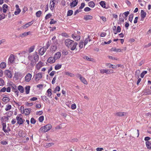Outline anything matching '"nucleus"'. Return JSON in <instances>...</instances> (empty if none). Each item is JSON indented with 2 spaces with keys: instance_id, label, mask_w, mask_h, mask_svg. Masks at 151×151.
I'll use <instances>...</instances> for the list:
<instances>
[{
  "instance_id": "nucleus-1",
  "label": "nucleus",
  "mask_w": 151,
  "mask_h": 151,
  "mask_svg": "<svg viewBox=\"0 0 151 151\" xmlns=\"http://www.w3.org/2000/svg\"><path fill=\"white\" fill-rule=\"evenodd\" d=\"M65 46L72 51L77 50L76 48L78 43L69 39H66L65 41Z\"/></svg>"
},
{
  "instance_id": "nucleus-2",
  "label": "nucleus",
  "mask_w": 151,
  "mask_h": 151,
  "mask_svg": "<svg viewBox=\"0 0 151 151\" xmlns=\"http://www.w3.org/2000/svg\"><path fill=\"white\" fill-rule=\"evenodd\" d=\"M28 59L31 63H30L32 64L34 63V62H37L39 60V56L36 52H35L32 54H29L28 57Z\"/></svg>"
},
{
  "instance_id": "nucleus-3",
  "label": "nucleus",
  "mask_w": 151,
  "mask_h": 151,
  "mask_svg": "<svg viewBox=\"0 0 151 151\" xmlns=\"http://www.w3.org/2000/svg\"><path fill=\"white\" fill-rule=\"evenodd\" d=\"M51 128L52 126L51 125L48 124L41 127L40 129V130L41 132H45L49 131Z\"/></svg>"
},
{
  "instance_id": "nucleus-4",
  "label": "nucleus",
  "mask_w": 151,
  "mask_h": 151,
  "mask_svg": "<svg viewBox=\"0 0 151 151\" xmlns=\"http://www.w3.org/2000/svg\"><path fill=\"white\" fill-rule=\"evenodd\" d=\"M22 114H19L16 117V119L17 121V123L19 125L22 124L25 121L24 119H22Z\"/></svg>"
},
{
  "instance_id": "nucleus-5",
  "label": "nucleus",
  "mask_w": 151,
  "mask_h": 151,
  "mask_svg": "<svg viewBox=\"0 0 151 151\" xmlns=\"http://www.w3.org/2000/svg\"><path fill=\"white\" fill-rule=\"evenodd\" d=\"M1 123L2 126V130L5 133H8L11 131L10 128L9 126H8L6 128V123L3 122Z\"/></svg>"
},
{
  "instance_id": "nucleus-6",
  "label": "nucleus",
  "mask_w": 151,
  "mask_h": 151,
  "mask_svg": "<svg viewBox=\"0 0 151 151\" xmlns=\"http://www.w3.org/2000/svg\"><path fill=\"white\" fill-rule=\"evenodd\" d=\"M100 72L102 74L106 73L107 74H109L113 73V70L101 69L100 70Z\"/></svg>"
},
{
  "instance_id": "nucleus-7",
  "label": "nucleus",
  "mask_w": 151,
  "mask_h": 151,
  "mask_svg": "<svg viewBox=\"0 0 151 151\" xmlns=\"http://www.w3.org/2000/svg\"><path fill=\"white\" fill-rule=\"evenodd\" d=\"M15 59V58L14 56L12 54L10 55L8 59V63L10 64L14 63Z\"/></svg>"
},
{
  "instance_id": "nucleus-8",
  "label": "nucleus",
  "mask_w": 151,
  "mask_h": 151,
  "mask_svg": "<svg viewBox=\"0 0 151 151\" xmlns=\"http://www.w3.org/2000/svg\"><path fill=\"white\" fill-rule=\"evenodd\" d=\"M44 65L45 64L43 63H42L41 61H40L36 64L35 68L37 70H39L42 67L44 66Z\"/></svg>"
},
{
  "instance_id": "nucleus-9",
  "label": "nucleus",
  "mask_w": 151,
  "mask_h": 151,
  "mask_svg": "<svg viewBox=\"0 0 151 151\" xmlns=\"http://www.w3.org/2000/svg\"><path fill=\"white\" fill-rule=\"evenodd\" d=\"M77 76L78 78H79L81 81L85 84H87V82L85 79L83 77H82L81 75L79 74H78L77 75Z\"/></svg>"
},
{
  "instance_id": "nucleus-10",
  "label": "nucleus",
  "mask_w": 151,
  "mask_h": 151,
  "mask_svg": "<svg viewBox=\"0 0 151 151\" xmlns=\"http://www.w3.org/2000/svg\"><path fill=\"white\" fill-rule=\"evenodd\" d=\"M42 78V74L41 73H39L37 74L35 77V80L36 81H39Z\"/></svg>"
},
{
  "instance_id": "nucleus-11",
  "label": "nucleus",
  "mask_w": 151,
  "mask_h": 151,
  "mask_svg": "<svg viewBox=\"0 0 151 151\" xmlns=\"http://www.w3.org/2000/svg\"><path fill=\"white\" fill-rule=\"evenodd\" d=\"M73 1L70 4L71 8L74 7L77 5L78 2V0H72Z\"/></svg>"
},
{
  "instance_id": "nucleus-12",
  "label": "nucleus",
  "mask_w": 151,
  "mask_h": 151,
  "mask_svg": "<svg viewBox=\"0 0 151 151\" xmlns=\"http://www.w3.org/2000/svg\"><path fill=\"white\" fill-rule=\"evenodd\" d=\"M46 50L47 49L44 47L40 48L39 50L40 55L41 56L42 55L46 52Z\"/></svg>"
},
{
  "instance_id": "nucleus-13",
  "label": "nucleus",
  "mask_w": 151,
  "mask_h": 151,
  "mask_svg": "<svg viewBox=\"0 0 151 151\" xmlns=\"http://www.w3.org/2000/svg\"><path fill=\"white\" fill-rule=\"evenodd\" d=\"M91 36L88 35L87 37L84 40V46H85L87 44L88 42H90L91 41Z\"/></svg>"
},
{
  "instance_id": "nucleus-14",
  "label": "nucleus",
  "mask_w": 151,
  "mask_h": 151,
  "mask_svg": "<svg viewBox=\"0 0 151 151\" xmlns=\"http://www.w3.org/2000/svg\"><path fill=\"white\" fill-rule=\"evenodd\" d=\"M56 60L54 57H50L47 60V62L50 63H53L55 62Z\"/></svg>"
},
{
  "instance_id": "nucleus-15",
  "label": "nucleus",
  "mask_w": 151,
  "mask_h": 151,
  "mask_svg": "<svg viewBox=\"0 0 151 151\" xmlns=\"http://www.w3.org/2000/svg\"><path fill=\"white\" fill-rule=\"evenodd\" d=\"M32 75L30 73H28L25 77V81L26 82H29L31 79Z\"/></svg>"
},
{
  "instance_id": "nucleus-16",
  "label": "nucleus",
  "mask_w": 151,
  "mask_h": 151,
  "mask_svg": "<svg viewBox=\"0 0 151 151\" xmlns=\"http://www.w3.org/2000/svg\"><path fill=\"white\" fill-rule=\"evenodd\" d=\"M61 56V54L60 52H58L55 54L54 57L56 60L59 59L60 58Z\"/></svg>"
},
{
  "instance_id": "nucleus-17",
  "label": "nucleus",
  "mask_w": 151,
  "mask_h": 151,
  "mask_svg": "<svg viewBox=\"0 0 151 151\" xmlns=\"http://www.w3.org/2000/svg\"><path fill=\"white\" fill-rule=\"evenodd\" d=\"M4 74L9 78H11L12 74L11 72L9 70H6L5 71Z\"/></svg>"
},
{
  "instance_id": "nucleus-18",
  "label": "nucleus",
  "mask_w": 151,
  "mask_h": 151,
  "mask_svg": "<svg viewBox=\"0 0 151 151\" xmlns=\"http://www.w3.org/2000/svg\"><path fill=\"white\" fill-rule=\"evenodd\" d=\"M146 13L144 12L143 10H141V16L142 17L141 20L143 21L144 18L146 17Z\"/></svg>"
},
{
  "instance_id": "nucleus-19",
  "label": "nucleus",
  "mask_w": 151,
  "mask_h": 151,
  "mask_svg": "<svg viewBox=\"0 0 151 151\" xmlns=\"http://www.w3.org/2000/svg\"><path fill=\"white\" fill-rule=\"evenodd\" d=\"M16 8V10L14 12V14L16 15L18 14L21 12V9L19 8V6L18 5H16L15 6Z\"/></svg>"
},
{
  "instance_id": "nucleus-20",
  "label": "nucleus",
  "mask_w": 151,
  "mask_h": 151,
  "mask_svg": "<svg viewBox=\"0 0 151 151\" xmlns=\"http://www.w3.org/2000/svg\"><path fill=\"white\" fill-rule=\"evenodd\" d=\"M18 134L20 137H24L26 135V133L23 130H20L18 132Z\"/></svg>"
},
{
  "instance_id": "nucleus-21",
  "label": "nucleus",
  "mask_w": 151,
  "mask_h": 151,
  "mask_svg": "<svg viewBox=\"0 0 151 151\" xmlns=\"http://www.w3.org/2000/svg\"><path fill=\"white\" fill-rule=\"evenodd\" d=\"M57 49V45H51L50 48V51L52 52H55Z\"/></svg>"
},
{
  "instance_id": "nucleus-22",
  "label": "nucleus",
  "mask_w": 151,
  "mask_h": 151,
  "mask_svg": "<svg viewBox=\"0 0 151 151\" xmlns=\"http://www.w3.org/2000/svg\"><path fill=\"white\" fill-rule=\"evenodd\" d=\"M72 37L76 41L79 40L81 38V37L80 36H76L74 34H72Z\"/></svg>"
},
{
  "instance_id": "nucleus-23",
  "label": "nucleus",
  "mask_w": 151,
  "mask_h": 151,
  "mask_svg": "<svg viewBox=\"0 0 151 151\" xmlns=\"http://www.w3.org/2000/svg\"><path fill=\"white\" fill-rule=\"evenodd\" d=\"M33 23L32 22H29L24 25L22 27L24 29H26L28 27L30 26Z\"/></svg>"
},
{
  "instance_id": "nucleus-24",
  "label": "nucleus",
  "mask_w": 151,
  "mask_h": 151,
  "mask_svg": "<svg viewBox=\"0 0 151 151\" xmlns=\"http://www.w3.org/2000/svg\"><path fill=\"white\" fill-rule=\"evenodd\" d=\"M126 113L119 112L116 113L115 115L117 116H121L126 115Z\"/></svg>"
},
{
  "instance_id": "nucleus-25",
  "label": "nucleus",
  "mask_w": 151,
  "mask_h": 151,
  "mask_svg": "<svg viewBox=\"0 0 151 151\" xmlns=\"http://www.w3.org/2000/svg\"><path fill=\"white\" fill-rule=\"evenodd\" d=\"M122 50L121 49H116L115 47L112 48L111 49V51H116V52H119L122 51Z\"/></svg>"
},
{
  "instance_id": "nucleus-26",
  "label": "nucleus",
  "mask_w": 151,
  "mask_h": 151,
  "mask_svg": "<svg viewBox=\"0 0 151 151\" xmlns=\"http://www.w3.org/2000/svg\"><path fill=\"white\" fill-rule=\"evenodd\" d=\"M46 94L48 97H50L52 95L51 89L50 88L48 89Z\"/></svg>"
},
{
  "instance_id": "nucleus-27",
  "label": "nucleus",
  "mask_w": 151,
  "mask_h": 151,
  "mask_svg": "<svg viewBox=\"0 0 151 151\" xmlns=\"http://www.w3.org/2000/svg\"><path fill=\"white\" fill-rule=\"evenodd\" d=\"M8 6L6 4H4L2 6L3 12L4 13H6L7 10Z\"/></svg>"
},
{
  "instance_id": "nucleus-28",
  "label": "nucleus",
  "mask_w": 151,
  "mask_h": 151,
  "mask_svg": "<svg viewBox=\"0 0 151 151\" xmlns=\"http://www.w3.org/2000/svg\"><path fill=\"white\" fill-rule=\"evenodd\" d=\"M93 18V17L91 16L88 15L84 16V19L86 20H88L92 19Z\"/></svg>"
},
{
  "instance_id": "nucleus-29",
  "label": "nucleus",
  "mask_w": 151,
  "mask_h": 151,
  "mask_svg": "<svg viewBox=\"0 0 151 151\" xmlns=\"http://www.w3.org/2000/svg\"><path fill=\"white\" fill-rule=\"evenodd\" d=\"M31 111L30 109H25L24 111V113L25 115H28L29 114Z\"/></svg>"
},
{
  "instance_id": "nucleus-30",
  "label": "nucleus",
  "mask_w": 151,
  "mask_h": 151,
  "mask_svg": "<svg viewBox=\"0 0 151 151\" xmlns=\"http://www.w3.org/2000/svg\"><path fill=\"white\" fill-rule=\"evenodd\" d=\"M18 90L20 92L23 93L24 92V88L23 86L21 85H19L17 88Z\"/></svg>"
},
{
  "instance_id": "nucleus-31",
  "label": "nucleus",
  "mask_w": 151,
  "mask_h": 151,
  "mask_svg": "<svg viewBox=\"0 0 151 151\" xmlns=\"http://www.w3.org/2000/svg\"><path fill=\"white\" fill-rule=\"evenodd\" d=\"M10 99H9V98L7 97L6 96H5L4 97L3 99H2V101L6 103H7L8 102Z\"/></svg>"
},
{
  "instance_id": "nucleus-32",
  "label": "nucleus",
  "mask_w": 151,
  "mask_h": 151,
  "mask_svg": "<svg viewBox=\"0 0 151 151\" xmlns=\"http://www.w3.org/2000/svg\"><path fill=\"white\" fill-rule=\"evenodd\" d=\"M30 86H27L25 88V91L26 94H28L29 92Z\"/></svg>"
},
{
  "instance_id": "nucleus-33",
  "label": "nucleus",
  "mask_w": 151,
  "mask_h": 151,
  "mask_svg": "<svg viewBox=\"0 0 151 151\" xmlns=\"http://www.w3.org/2000/svg\"><path fill=\"white\" fill-rule=\"evenodd\" d=\"M146 144L147 148L150 149H151V143L149 141L146 142Z\"/></svg>"
},
{
  "instance_id": "nucleus-34",
  "label": "nucleus",
  "mask_w": 151,
  "mask_h": 151,
  "mask_svg": "<svg viewBox=\"0 0 151 151\" xmlns=\"http://www.w3.org/2000/svg\"><path fill=\"white\" fill-rule=\"evenodd\" d=\"M65 75L69 76L71 77H73L74 76V75L71 73H70L68 71H66L65 73Z\"/></svg>"
},
{
  "instance_id": "nucleus-35",
  "label": "nucleus",
  "mask_w": 151,
  "mask_h": 151,
  "mask_svg": "<svg viewBox=\"0 0 151 151\" xmlns=\"http://www.w3.org/2000/svg\"><path fill=\"white\" fill-rule=\"evenodd\" d=\"M84 58L86 60L89 61H91L92 62H94V60L93 59L89 58L88 57L86 56H85L84 57Z\"/></svg>"
},
{
  "instance_id": "nucleus-36",
  "label": "nucleus",
  "mask_w": 151,
  "mask_h": 151,
  "mask_svg": "<svg viewBox=\"0 0 151 151\" xmlns=\"http://www.w3.org/2000/svg\"><path fill=\"white\" fill-rule=\"evenodd\" d=\"M31 32H25L22 34V35L21 36V37H23L27 36L28 35H31Z\"/></svg>"
},
{
  "instance_id": "nucleus-37",
  "label": "nucleus",
  "mask_w": 151,
  "mask_h": 151,
  "mask_svg": "<svg viewBox=\"0 0 151 151\" xmlns=\"http://www.w3.org/2000/svg\"><path fill=\"white\" fill-rule=\"evenodd\" d=\"M6 64L4 62H1L0 64V67L1 68H6Z\"/></svg>"
},
{
  "instance_id": "nucleus-38",
  "label": "nucleus",
  "mask_w": 151,
  "mask_h": 151,
  "mask_svg": "<svg viewBox=\"0 0 151 151\" xmlns=\"http://www.w3.org/2000/svg\"><path fill=\"white\" fill-rule=\"evenodd\" d=\"M55 4L54 2H52L50 1V8L51 10H52L54 9Z\"/></svg>"
},
{
  "instance_id": "nucleus-39",
  "label": "nucleus",
  "mask_w": 151,
  "mask_h": 151,
  "mask_svg": "<svg viewBox=\"0 0 151 151\" xmlns=\"http://www.w3.org/2000/svg\"><path fill=\"white\" fill-rule=\"evenodd\" d=\"M88 4L89 6L92 8L94 7L95 6L94 3L92 1L89 2L88 3Z\"/></svg>"
},
{
  "instance_id": "nucleus-40",
  "label": "nucleus",
  "mask_w": 151,
  "mask_h": 151,
  "mask_svg": "<svg viewBox=\"0 0 151 151\" xmlns=\"http://www.w3.org/2000/svg\"><path fill=\"white\" fill-rule=\"evenodd\" d=\"M100 4L103 8H106V4L104 1H101L99 3Z\"/></svg>"
},
{
  "instance_id": "nucleus-41",
  "label": "nucleus",
  "mask_w": 151,
  "mask_h": 151,
  "mask_svg": "<svg viewBox=\"0 0 151 151\" xmlns=\"http://www.w3.org/2000/svg\"><path fill=\"white\" fill-rule=\"evenodd\" d=\"M35 46L34 45L30 47L29 48L28 51L29 53H31L35 49Z\"/></svg>"
},
{
  "instance_id": "nucleus-42",
  "label": "nucleus",
  "mask_w": 151,
  "mask_h": 151,
  "mask_svg": "<svg viewBox=\"0 0 151 151\" xmlns=\"http://www.w3.org/2000/svg\"><path fill=\"white\" fill-rule=\"evenodd\" d=\"M62 67V65L60 64H57L55 66V69L56 70H58L60 69Z\"/></svg>"
},
{
  "instance_id": "nucleus-43",
  "label": "nucleus",
  "mask_w": 151,
  "mask_h": 151,
  "mask_svg": "<svg viewBox=\"0 0 151 151\" xmlns=\"http://www.w3.org/2000/svg\"><path fill=\"white\" fill-rule=\"evenodd\" d=\"M84 42L83 41H81L79 43V47L81 49L83 48V45Z\"/></svg>"
},
{
  "instance_id": "nucleus-44",
  "label": "nucleus",
  "mask_w": 151,
  "mask_h": 151,
  "mask_svg": "<svg viewBox=\"0 0 151 151\" xmlns=\"http://www.w3.org/2000/svg\"><path fill=\"white\" fill-rule=\"evenodd\" d=\"M12 108V106L8 104L6 106V107L5 109L6 111L9 110Z\"/></svg>"
},
{
  "instance_id": "nucleus-45",
  "label": "nucleus",
  "mask_w": 151,
  "mask_h": 151,
  "mask_svg": "<svg viewBox=\"0 0 151 151\" xmlns=\"http://www.w3.org/2000/svg\"><path fill=\"white\" fill-rule=\"evenodd\" d=\"M147 73V71H143L140 75V77L141 78H143L145 76V75Z\"/></svg>"
},
{
  "instance_id": "nucleus-46",
  "label": "nucleus",
  "mask_w": 151,
  "mask_h": 151,
  "mask_svg": "<svg viewBox=\"0 0 151 151\" xmlns=\"http://www.w3.org/2000/svg\"><path fill=\"white\" fill-rule=\"evenodd\" d=\"M73 14V11L72 10H69L68 11L67 16H70Z\"/></svg>"
},
{
  "instance_id": "nucleus-47",
  "label": "nucleus",
  "mask_w": 151,
  "mask_h": 151,
  "mask_svg": "<svg viewBox=\"0 0 151 151\" xmlns=\"http://www.w3.org/2000/svg\"><path fill=\"white\" fill-rule=\"evenodd\" d=\"M42 14V12L40 11H39L36 13V15L37 17H40Z\"/></svg>"
},
{
  "instance_id": "nucleus-48",
  "label": "nucleus",
  "mask_w": 151,
  "mask_h": 151,
  "mask_svg": "<svg viewBox=\"0 0 151 151\" xmlns=\"http://www.w3.org/2000/svg\"><path fill=\"white\" fill-rule=\"evenodd\" d=\"M6 114L8 116L10 117L13 114V112L12 111H9L6 112Z\"/></svg>"
},
{
  "instance_id": "nucleus-49",
  "label": "nucleus",
  "mask_w": 151,
  "mask_h": 151,
  "mask_svg": "<svg viewBox=\"0 0 151 151\" xmlns=\"http://www.w3.org/2000/svg\"><path fill=\"white\" fill-rule=\"evenodd\" d=\"M41 98L44 101L45 100L47 101L48 99V98H47V97L45 96H41Z\"/></svg>"
},
{
  "instance_id": "nucleus-50",
  "label": "nucleus",
  "mask_w": 151,
  "mask_h": 151,
  "mask_svg": "<svg viewBox=\"0 0 151 151\" xmlns=\"http://www.w3.org/2000/svg\"><path fill=\"white\" fill-rule=\"evenodd\" d=\"M11 88L12 90L14 89H16V88H17V87L15 84L12 83V84H11Z\"/></svg>"
},
{
  "instance_id": "nucleus-51",
  "label": "nucleus",
  "mask_w": 151,
  "mask_h": 151,
  "mask_svg": "<svg viewBox=\"0 0 151 151\" xmlns=\"http://www.w3.org/2000/svg\"><path fill=\"white\" fill-rule=\"evenodd\" d=\"M4 81L2 78H0V86L4 85Z\"/></svg>"
},
{
  "instance_id": "nucleus-52",
  "label": "nucleus",
  "mask_w": 151,
  "mask_h": 151,
  "mask_svg": "<svg viewBox=\"0 0 151 151\" xmlns=\"http://www.w3.org/2000/svg\"><path fill=\"white\" fill-rule=\"evenodd\" d=\"M57 22L56 21L54 20L53 19H51V21L50 22V24H55Z\"/></svg>"
},
{
  "instance_id": "nucleus-53",
  "label": "nucleus",
  "mask_w": 151,
  "mask_h": 151,
  "mask_svg": "<svg viewBox=\"0 0 151 151\" xmlns=\"http://www.w3.org/2000/svg\"><path fill=\"white\" fill-rule=\"evenodd\" d=\"M107 57L109 58V59H111L112 60H117L116 58H115L114 57H113V56L108 55V56Z\"/></svg>"
},
{
  "instance_id": "nucleus-54",
  "label": "nucleus",
  "mask_w": 151,
  "mask_h": 151,
  "mask_svg": "<svg viewBox=\"0 0 151 151\" xmlns=\"http://www.w3.org/2000/svg\"><path fill=\"white\" fill-rule=\"evenodd\" d=\"M133 17V14H131L130 15L129 18V20L130 22H132V20Z\"/></svg>"
},
{
  "instance_id": "nucleus-55",
  "label": "nucleus",
  "mask_w": 151,
  "mask_h": 151,
  "mask_svg": "<svg viewBox=\"0 0 151 151\" xmlns=\"http://www.w3.org/2000/svg\"><path fill=\"white\" fill-rule=\"evenodd\" d=\"M5 17V15L4 14H0V20L4 19Z\"/></svg>"
},
{
  "instance_id": "nucleus-56",
  "label": "nucleus",
  "mask_w": 151,
  "mask_h": 151,
  "mask_svg": "<svg viewBox=\"0 0 151 151\" xmlns=\"http://www.w3.org/2000/svg\"><path fill=\"white\" fill-rule=\"evenodd\" d=\"M85 4L84 3H82L81 4V6L79 7L80 9H83L85 6Z\"/></svg>"
},
{
  "instance_id": "nucleus-57",
  "label": "nucleus",
  "mask_w": 151,
  "mask_h": 151,
  "mask_svg": "<svg viewBox=\"0 0 151 151\" xmlns=\"http://www.w3.org/2000/svg\"><path fill=\"white\" fill-rule=\"evenodd\" d=\"M44 116H41L39 117V120L40 122H42L44 120Z\"/></svg>"
},
{
  "instance_id": "nucleus-58",
  "label": "nucleus",
  "mask_w": 151,
  "mask_h": 151,
  "mask_svg": "<svg viewBox=\"0 0 151 151\" xmlns=\"http://www.w3.org/2000/svg\"><path fill=\"white\" fill-rule=\"evenodd\" d=\"M111 40H109V41H108V42H104V43H102L101 44L103 45H105V44H110V43H111Z\"/></svg>"
},
{
  "instance_id": "nucleus-59",
  "label": "nucleus",
  "mask_w": 151,
  "mask_h": 151,
  "mask_svg": "<svg viewBox=\"0 0 151 151\" xmlns=\"http://www.w3.org/2000/svg\"><path fill=\"white\" fill-rule=\"evenodd\" d=\"M31 123L32 124H34L36 122L35 120L33 118H32L30 120Z\"/></svg>"
},
{
  "instance_id": "nucleus-60",
  "label": "nucleus",
  "mask_w": 151,
  "mask_h": 151,
  "mask_svg": "<svg viewBox=\"0 0 151 151\" xmlns=\"http://www.w3.org/2000/svg\"><path fill=\"white\" fill-rule=\"evenodd\" d=\"M51 16V15L50 14H48L46 15L45 17V19H47L50 18Z\"/></svg>"
},
{
  "instance_id": "nucleus-61",
  "label": "nucleus",
  "mask_w": 151,
  "mask_h": 151,
  "mask_svg": "<svg viewBox=\"0 0 151 151\" xmlns=\"http://www.w3.org/2000/svg\"><path fill=\"white\" fill-rule=\"evenodd\" d=\"M91 10V9L88 7H86L84 9V11L86 12L90 11Z\"/></svg>"
},
{
  "instance_id": "nucleus-62",
  "label": "nucleus",
  "mask_w": 151,
  "mask_h": 151,
  "mask_svg": "<svg viewBox=\"0 0 151 151\" xmlns=\"http://www.w3.org/2000/svg\"><path fill=\"white\" fill-rule=\"evenodd\" d=\"M140 73V71L139 70H138L135 72V75L136 76H138Z\"/></svg>"
},
{
  "instance_id": "nucleus-63",
  "label": "nucleus",
  "mask_w": 151,
  "mask_h": 151,
  "mask_svg": "<svg viewBox=\"0 0 151 151\" xmlns=\"http://www.w3.org/2000/svg\"><path fill=\"white\" fill-rule=\"evenodd\" d=\"M55 73L56 72L55 71H53L50 73L49 75L51 76H52L54 75Z\"/></svg>"
},
{
  "instance_id": "nucleus-64",
  "label": "nucleus",
  "mask_w": 151,
  "mask_h": 151,
  "mask_svg": "<svg viewBox=\"0 0 151 151\" xmlns=\"http://www.w3.org/2000/svg\"><path fill=\"white\" fill-rule=\"evenodd\" d=\"M151 46V42L149 43L147 45H146L144 46L145 48H147Z\"/></svg>"
}]
</instances>
